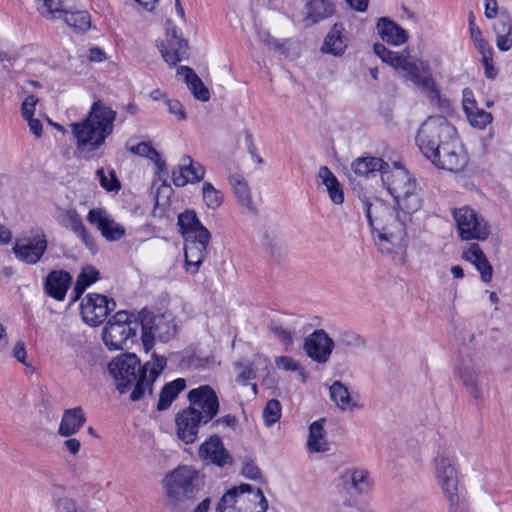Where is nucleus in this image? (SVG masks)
<instances>
[{
  "mask_svg": "<svg viewBox=\"0 0 512 512\" xmlns=\"http://www.w3.org/2000/svg\"><path fill=\"white\" fill-rule=\"evenodd\" d=\"M167 359L153 353L151 360L141 365L139 358L133 353L121 354L108 365L109 373L113 376L117 390L124 394L132 386L131 401L140 400L146 392L152 393V386L164 371Z\"/></svg>",
  "mask_w": 512,
  "mask_h": 512,
  "instance_id": "nucleus-1",
  "label": "nucleus"
},
{
  "mask_svg": "<svg viewBox=\"0 0 512 512\" xmlns=\"http://www.w3.org/2000/svg\"><path fill=\"white\" fill-rule=\"evenodd\" d=\"M362 203L378 249L389 254L405 247L409 213L406 210L400 212L377 197L362 199Z\"/></svg>",
  "mask_w": 512,
  "mask_h": 512,
  "instance_id": "nucleus-2",
  "label": "nucleus"
},
{
  "mask_svg": "<svg viewBox=\"0 0 512 512\" xmlns=\"http://www.w3.org/2000/svg\"><path fill=\"white\" fill-rule=\"evenodd\" d=\"M116 111L98 100L94 102L84 119L70 124L76 151L90 158L113 133Z\"/></svg>",
  "mask_w": 512,
  "mask_h": 512,
  "instance_id": "nucleus-3",
  "label": "nucleus"
},
{
  "mask_svg": "<svg viewBox=\"0 0 512 512\" xmlns=\"http://www.w3.org/2000/svg\"><path fill=\"white\" fill-rule=\"evenodd\" d=\"M163 483L170 512H185L193 505L202 479L192 467L180 466L167 474Z\"/></svg>",
  "mask_w": 512,
  "mask_h": 512,
  "instance_id": "nucleus-4",
  "label": "nucleus"
},
{
  "mask_svg": "<svg viewBox=\"0 0 512 512\" xmlns=\"http://www.w3.org/2000/svg\"><path fill=\"white\" fill-rule=\"evenodd\" d=\"M381 179L402 210L414 213L422 207V198L416 180L404 167L394 165L391 168L389 166L382 171Z\"/></svg>",
  "mask_w": 512,
  "mask_h": 512,
  "instance_id": "nucleus-5",
  "label": "nucleus"
},
{
  "mask_svg": "<svg viewBox=\"0 0 512 512\" xmlns=\"http://www.w3.org/2000/svg\"><path fill=\"white\" fill-rule=\"evenodd\" d=\"M267 508L268 502L261 489L241 484L222 496L216 512H266Z\"/></svg>",
  "mask_w": 512,
  "mask_h": 512,
  "instance_id": "nucleus-6",
  "label": "nucleus"
},
{
  "mask_svg": "<svg viewBox=\"0 0 512 512\" xmlns=\"http://www.w3.org/2000/svg\"><path fill=\"white\" fill-rule=\"evenodd\" d=\"M401 71L403 78L417 86L431 103H437L440 108L449 107L450 102L448 99L442 98L428 62L408 55Z\"/></svg>",
  "mask_w": 512,
  "mask_h": 512,
  "instance_id": "nucleus-7",
  "label": "nucleus"
},
{
  "mask_svg": "<svg viewBox=\"0 0 512 512\" xmlns=\"http://www.w3.org/2000/svg\"><path fill=\"white\" fill-rule=\"evenodd\" d=\"M456 135V129L444 117H429L420 126L416 135V144L423 155L429 159L444 141Z\"/></svg>",
  "mask_w": 512,
  "mask_h": 512,
  "instance_id": "nucleus-8",
  "label": "nucleus"
},
{
  "mask_svg": "<svg viewBox=\"0 0 512 512\" xmlns=\"http://www.w3.org/2000/svg\"><path fill=\"white\" fill-rule=\"evenodd\" d=\"M139 325L138 321H131L126 311H118L103 329L104 344L110 350L129 348V344L135 342Z\"/></svg>",
  "mask_w": 512,
  "mask_h": 512,
  "instance_id": "nucleus-9",
  "label": "nucleus"
},
{
  "mask_svg": "<svg viewBox=\"0 0 512 512\" xmlns=\"http://www.w3.org/2000/svg\"><path fill=\"white\" fill-rule=\"evenodd\" d=\"M434 476L451 508L459 502L456 457L449 449L440 451L433 460Z\"/></svg>",
  "mask_w": 512,
  "mask_h": 512,
  "instance_id": "nucleus-10",
  "label": "nucleus"
},
{
  "mask_svg": "<svg viewBox=\"0 0 512 512\" xmlns=\"http://www.w3.org/2000/svg\"><path fill=\"white\" fill-rule=\"evenodd\" d=\"M458 236L463 241H485L491 234L488 221L474 209L463 206L452 212Z\"/></svg>",
  "mask_w": 512,
  "mask_h": 512,
  "instance_id": "nucleus-11",
  "label": "nucleus"
},
{
  "mask_svg": "<svg viewBox=\"0 0 512 512\" xmlns=\"http://www.w3.org/2000/svg\"><path fill=\"white\" fill-rule=\"evenodd\" d=\"M142 331V343L146 351L153 347L155 338L166 342L175 333V325L164 315H153L146 309H143L138 315Z\"/></svg>",
  "mask_w": 512,
  "mask_h": 512,
  "instance_id": "nucleus-12",
  "label": "nucleus"
},
{
  "mask_svg": "<svg viewBox=\"0 0 512 512\" xmlns=\"http://www.w3.org/2000/svg\"><path fill=\"white\" fill-rule=\"evenodd\" d=\"M48 247L46 234L43 230H32L28 237L16 238L12 251L15 257L26 264H37Z\"/></svg>",
  "mask_w": 512,
  "mask_h": 512,
  "instance_id": "nucleus-13",
  "label": "nucleus"
},
{
  "mask_svg": "<svg viewBox=\"0 0 512 512\" xmlns=\"http://www.w3.org/2000/svg\"><path fill=\"white\" fill-rule=\"evenodd\" d=\"M158 47L162 57L169 65L175 66L188 57V42L170 20L166 22L165 39Z\"/></svg>",
  "mask_w": 512,
  "mask_h": 512,
  "instance_id": "nucleus-14",
  "label": "nucleus"
},
{
  "mask_svg": "<svg viewBox=\"0 0 512 512\" xmlns=\"http://www.w3.org/2000/svg\"><path fill=\"white\" fill-rule=\"evenodd\" d=\"M189 407L198 412L204 419V424L210 422L219 412L220 403L214 389L209 385H202L188 392Z\"/></svg>",
  "mask_w": 512,
  "mask_h": 512,
  "instance_id": "nucleus-15",
  "label": "nucleus"
},
{
  "mask_svg": "<svg viewBox=\"0 0 512 512\" xmlns=\"http://www.w3.org/2000/svg\"><path fill=\"white\" fill-rule=\"evenodd\" d=\"M439 152H435L428 160H430L439 169L450 172L460 171L466 164V157L458 143L456 135L444 141Z\"/></svg>",
  "mask_w": 512,
  "mask_h": 512,
  "instance_id": "nucleus-16",
  "label": "nucleus"
},
{
  "mask_svg": "<svg viewBox=\"0 0 512 512\" xmlns=\"http://www.w3.org/2000/svg\"><path fill=\"white\" fill-rule=\"evenodd\" d=\"M116 307L113 299L96 293L88 294L81 303V315L90 326L96 327L104 322L108 314Z\"/></svg>",
  "mask_w": 512,
  "mask_h": 512,
  "instance_id": "nucleus-17",
  "label": "nucleus"
},
{
  "mask_svg": "<svg viewBox=\"0 0 512 512\" xmlns=\"http://www.w3.org/2000/svg\"><path fill=\"white\" fill-rule=\"evenodd\" d=\"M457 375L475 404L478 407L483 406L486 389L482 383L483 374L478 365L472 361L463 362L458 369Z\"/></svg>",
  "mask_w": 512,
  "mask_h": 512,
  "instance_id": "nucleus-18",
  "label": "nucleus"
},
{
  "mask_svg": "<svg viewBox=\"0 0 512 512\" xmlns=\"http://www.w3.org/2000/svg\"><path fill=\"white\" fill-rule=\"evenodd\" d=\"M55 219L60 226L71 230L92 253L97 251L95 238L86 230L75 209L57 208Z\"/></svg>",
  "mask_w": 512,
  "mask_h": 512,
  "instance_id": "nucleus-19",
  "label": "nucleus"
},
{
  "mask_svg": "<svg viewBox=\"0 0 512 512\" xmlns=\"http://www.w3.org/2000/svg\"><path fill=\"white\" fill-rule=\"evenodd\" d=\"M334 347V340L323 329L313 331L304 339L303 344L307 356L321 364L329 361Z\"/></svg>",
  "mask_w": 512,
  "mask_h": 512,
  "instance_id": "nucleus-20",
  "label": "nucleus"
},
{
  "mask_svg": "<svg viewBox=\"0 0 512 512\" xmlns=\"http://www.w3.org/2000/svg\"><path fill=\"white\" fill-rule=\"evenodd\" d=\"M87 221L96 226L107 241H118L125 235V228L103 208H93L87 214Z\"/></svg>",
  "mask_w": 512,
  "mask_h": 512,
  "instance_id": "nucleus-21",
  "label": "nucleus"
},
{
  "mask_svg": "<svg viewBox=\"0 0 512 512\" xmlns=\"http://www.w3.org/2000/svg\"><path fill=\"white\" fill-rule=\"evenodd\" d=\"M175 422L178 438L186 444H190L196 440L199 427L204 424V419L198 412L187 407L177 413Z\"/></svg>",
  "mask_w": 512,
  "mask_h": 512,
  "instance_id": "nucleus-22",
  "label": "nucleus"
},
{
  "mask_svg": "<svg viewBox=\"0 0 512 512\" xmlns=\"http://www.w3.org/2000/svg\"><path fill=\"white\" fill-rule=\"evenodd\" d=\"M205 167L194 161L190 156H183L177 169L172 172V181L175 186L183 187L187 183H196L204 179Z\"/></svg>",
  "mask_w": 512,
  "mask_h": 512,
  "instance_id": "nucleus-23",
  "label": "nucleus"
},
{
  "mask_svg": "<svg viewBox=\"0 0 512 512\" xmlns=\"http://www.w3.org/2000/svg\"><path fill=\"white\" fill-rule=\"evenodd\" d=\"M204 238H187L185 239V269L191 274L198 272L201 264L207 256V246L211 240V234Z\"/></svg>",
  "mask_w": 512,
  "mask_h": 512,
  "instance_id": "nucleus-24",
  "label": "nucleus"
},
{
  "mask_svg": "<svg viewBox=\"0 0 512 512\" xmlns=\"http://www.w3.org/2000/svg\"><path fill=\"white\" fill-rule=\"evenodd\" d=\"M199 456L219 467L232 463V456L224 447L222 440L217 435H212L199 448Z\"/></svg>",
  "mask_w": 512,
  "mask_h": 512,
  "instance_id": "nucleus-25",
  "label": "nucleus"
},
{
  "mask_svg": "<svg viewBox=\"0 0 512 512\" xmlns=\"http://www.w3.org/2000/svg\"><path fill=\"white\" fill-rule=\"evenodd\" d=\"M335 14V5L330 0H310L304 6L303 22L309 27Z\"/></svg>",
  "mask_w": 512,
  "mask_h": 512,
  "instance_id": "nucleus-26",
  "label": "nucleus"
},
{
  "mask_svg": "<svg viewBox=\"0 0 512 512\" xmlns=\"http://www.w3.org/2000/svg\"><path fill=\"white\" fill-rule=\"evenodd\" d=\"M72 277L64 270L51 271L44 282L46 294L57 301H63L71 285Z\"/></svg>",
  "mask_w": 512,
  "mask_h": 512,
  "instance_id": "nucleus-27",
  "label": "nucleus"
},
{
  "mask_svg": "<svg viewBox=\"0 0 512 512\" xmlns=\"http://www.w3.org/2000/svg\"><path fill=\"white\" fill-rule=\"evenodd\" d=\"M55 13L45 16L49 19L63 18L65 23L77 33H83L90 27V15L86 11L68 12L62 8L60 0H55L53 7H57Z\"/></svg>",
  "mask_w": 512,
  "mask_h": 512,
  "instance_id": "nucleus-28",
  "label": "nucleus"
},
{
  "mask_svg": "<svg viewBox=\"0 0 512 512\" xmlns=\"http://www.w3.org/2000/svg\"><path fill=\"white\" fill-rule=\"evenodd\" d=\"M270 360L268 357L256 354L252 362H236L234 368L237 371L236 382L242 385H248L250 380L256 378L258 370H268Z\"/></svg>",
  "mask_w": 512,
  "mask_h": 512,
  "instance_id": "nucleus-29",
  "label": "nucleus"
},
{
  "mask_svg": "<svg viewBox=\"0 0 512 512\" xmlns=\"http://www.w3.org/2000/svg\"><path fill=\"white\" fill-rule=\"evenodd\" d=\"M462 258L475 266L483 282L489 283L491 281L493 268L477 243L470 244L463 252Z\"/></svg>",
  "mask_w": 512,
  "mask_h": 512,
  "instance_id": "nucleus-30",
  "label": "nucleus"
},
{
  "mask_svg": "<svg viewBox=\"0 0 512 512\" xmlns=\"http://www.w3.org/2000/svg\"><path fill=\"white\" fill-rule=\"evenodd\" d=\"M376 28L381 39L388 44L399 46L408 39L407 32L397 23L386 17L379 18Z\"/></svg>",
  "mask_w": 512,
  "mask_h": 512,
  "instance_id": "nucleus-31",
  "label": "nucleus"
},
{
  "mask_svg": "<svg viewBox=\"0 0 512 512\" xmlns=\"http://www.w3.org/2000/svg\"><path fill=\"white\" fill-rule=\"evenodd\" d=\"M178 226L180 232L187 238H204L210 235V232L206 227L202 225L194 211H185L178 216Z\"/></svg>",
  "mask_w": 512,
  "mask_h": 512,
  "instance_id": "nucleus-32",
  "label": "nucleus"
},
{
  "mask_svg": "<svg viewBox=\"0 0 512 512\" xmlns=\"http://www.w3.org/2000/svg\"><path fill=\"white\" fill-rule=\"evenodd\" d=\"M85 422L86 417L81 407L66 409L60 421L58 434L62 437H70L76 434Z\"/></svg>",
  "mask_w": 512,
  "mask_h": 512,
  "instance_id": "nucleus-33",
  "label": "nucleus"
},
{
  "mask_svg": "<svg viewBox=\"0 0 512 512\" xmlns=\"http://www.w3.org/2000/svg\"><path fill=\"white\" fill-rule=\"evenodd\" d=\"M463 109L470 124L474 127L484 129L492 121V116L489 112L476 107L472 93L467 89L464 90Z\"/></svg>",
  "mask_w": 512,
  "mask_h": 512,
  "instance_id": "nucleus-34",
  "label": "nucleus"
},
{
  "mask_svg": "<svg viewBox=\"0 0 512 512\" xmlns=\"http://www.w3.org/2000/svg\"><path fill=\"white\" fill-rule=\"evenodd\" d=\"M329 395L330 399L342 411L362 408V406L357 403L354 397L350 394L348 387L340 381L333 382L329 387Z\"/></svg>",
  "mask_w": 512,
  "mask_h": 512,
  "instance_id": "nucleus-35",
  "label": "nucleus"
},
{
  "mask_svg": "<svg viewBox=\"0 0 512 512\" xmlns=\"http://www.w3.org/2000/svg\"><path fill=\"white\" fill-rule=\"evenodd\" d=\"M344 32L343 24L335 23L325 38L323 50L334 56H342L347 48Z\"/></svg>",
  "mask_w": 512,
  "mask_h": 512,
  "instance_id": "nucleus-36",
  "label": "nucleus"
},
{
  "mask_svg": "<svg viewBox=\"0 0 512 512\" xmlns=\"http://www.w3.org/2000/svg\"><path fill=\"white\" fill-rule=\"evenodd\" d=\"M317 176L326 187L330 200L335 205H341L344 202V192L336 176L327 166L320 167Z\"/></svg>",
  "mask_w": 512,
  "mask_h": 512,
  "instance_id": "nucleus-37",
  "label": "nucleus"
},
{
  "mask_svg": "<svg viewBox=\"0 0 512 512\" xmlns=\"http://www.w3.org/2000/svg\"><path fill=\"white\" fill-rule=\"evenodd\" d=\"M178 75L184 77L189 90L197 100L206 102L210 98L209 90L204 86L197 74L188 66H181L177 70Z\"/></svg>",
  "mask_w": 512,
  "mask_h": 512,
  "instance_id": "nucleus-38",
  "label": "nucleus"
},
{
  "mask_svg": "<svg viewBox=\"0 0 512 512\" xmlns=\"http://www.w3.org/2000/svg\"><path fill=\"white\" fill-rule=\"evenodd\" d=\"M351 168L356 175L368 177L377 171L382 174L383 170L389 168V164L384 162L381 158L362 157L354 160L351 164Z\"/></svg>",
  "mask_w": 512,
  "mask_h": 512,
  "instance_id": "nucleus-39",
  "label": "nucleus"
},
{
  "mask_svg": "<svg viewBox=\"0 0 512 512\" xmlns=\"http://www.w3.org/2000/svg\"><path fill=\"white\" fill-rule=\"evenodd\" d=\"M186 388V381L183 378H177L167 383L161 390L157 403V410L164 411L168 409L180 392Z\"/></svg>",
  "mask_w": 512,
  "mask_h": 512,
  "instance_id": "nucleus-40",
  "label": "nucleus"
},
{
  "mask_svg": "<svg viewBox=\"0 0 512 512\" xmlns=\"http://www.w3.org/2000/svg\"><path fill=\"white\" fill-rule=\"evenodd\" d=\"M324 420L313 422L309 427L307 447L310 452H326L329 450L328 442L324 437Z\"/></svg>",
  "mask_w": 512,
  "mask_h": 512,
  "instance_id": "nucleus-41",
  "label": "nucleus"
},
{
  "mask_svg": "<svg viewBox=\"0 0 512 512\" xmlns=\"http://www.w3.org/2000/svg\"><path fill=\"white\" fill-rule=\"evenodd\" d=\"M230 184L233 187L235 197L238 203L244 207L248 212H255V208L252 203V197L250 188L247 182L239 176H233L230 178Z\"/></svg>",
  "mask_w": 512,
  "mask_h": 512,
  "instance_id": "nucleus-42",
  "label": "nucleus"
},
{
  "mask_svg": "<svg viewBox=\"0 0 512 512\" xmlns=\"http://www.w3.org/2000/svg\"><path fill=\"white\" fill-rule=\"evenodd\" d=\"M343 477L358 493H366L371 488V480L366 470L350 469Z\"/></svg>",
  "mask_w": 512,
  "mask_h": 512,
  "instance_id": "nucleus-43",
  "label": "nucleus"
},
{
  "mask_svg": "<svg viewBox=\"0 0 512 512\" xmlns=\"http://www.w3.org/2000/svg\"><path fill=\"white\" fill-rule=\"evenodd\" d=\"M98 279H99V271L94 266L87 265V266L83 267V269L79 273V275L76 279L75 285H74V289H73V292L75 294L74 299L76 300L77 298H79L82 295V293L85 291V289L88 286H90L91 284H93L94 282H96Z\"/></svg>",
  "mask_w": 512,
  "mask_h": 512,
  "instance_id": "nucleus-44",
  "label": "nucleus"
},
{
  "mask_svg": "<svg viewBox=\"0 0 512 512\" xmlns=\"http://www.w3.org/2000/svg\"><path fill=\"white\" fill-rule=\"evenodd\" d=\"M261 247L271 256H281L284 251L283 242L272 230H265L261 236Z\"/></svg>",
  "mask_w": 512,
  "mask_h": 512,
  "instance_id": "nucleus-45",
  "label": "nucleus"
},
{
  "mask_svg": "<svg viewBox=\"0 0 512 512\" xmlns=\"http://www.w3.org/2000/svg\"><path fill=\"white\" fill-rule=\"evenodd\" d=\"M202 198L209 209L216 210L223 204L224 194L210 182H204L202 185Z\"/></svg>",
  "mask_w": 512,
  "mask_h": 512,
  "instance_id": "nucleus-46",
  "label": "nucleus"
},
{
  "mask_svg": "<svg viewBox=\"0 0 512 512\" xmlns=\"http://www.w3.org/2000/svg\"><path fill=\"white\" fill-rule=\"evenodd\" d=\"M338 348H360L366 345L365 339L352 330H342L337 337Z\"/></svg>",
  "mask_w": 512,
  "mask_h": 512,
  "instance_id": "nucleus-47",
  "label": "nucleus"
},
{
  "mask_svg": "<svg viewBox=\"0 0 512 512\" xmlns=\"http://www.w3.org/2000/svg\"><path fill=\"white\" fill-rule=\"evenodd\" d=\"M129 151L133 154L146 157L154 161L160 169L165 166V163L160 160L159 153L147 142H140L136 145L129 147Z\"/></svg>",
  "mask_w": 512,
  "mask_h": 512,
  "instance_id": "nucleus-48",
  "label": "nucleus"
},
{
  "mask_svg": "<svg viewBox=\"0 0 512 512\" xmlns=\"http://www.w3.org/2000/svg\"><path fill=\"white\" fill-rule=\"evenodd\" d=\"M281 404L277 399L269 400L262 412L264 423L267 427H271L279 421L281 417Z\"/></svg>",
  "mask_w": 512,
  "mask_h": 512,
  "instance_id": "nucleus-49",
  "label": "nucleus"
},
{
  "mask_svg": "<svg viewBox=\"0 0 512 512\" xmlns=\"http://www.w3.org/2000/svg\"><path fill=\"white\" fill-rule=\"evenodd\" d=\"M269 331L275 338L285 345L286 349L293 344V331L283 327L281 324L271 322L269 325Z\"/></svg>",
  "mask_w": 512,
  "mask_h": 512,
  "instance_id": "nucleus-50",
  "label": "nucleus"
},
{
  "mask_svg": "<svg viewBox=\"0 0 512 512\" xmlns=\"http://www.w3.org/2000/svg\"><path fill=\"white\" fill-rule=\"evenodd\" d=\"M51 495L57 507L58 512H64V502H74L65 496V488L62 485H53L51 488Z\"/></svg>",
  "mask_w": 512,
  "mask_h": 512,
  "instance_id": "nucleus-51",
  "label": "nucleus"
},
{
  "mask_svg": "<svg viewBox=\"0 0 512 512\" xmlns=\"http://www.w3.org/2000/svg\"><path fill=\"white\" fill-rule=\"evenodd\" d=\"M97 176L99 177V181L101 186L106 189L107 191H113L120 189V183L118 179L116 178L115 172H110V179L105 175V172L103 169L97 170Z\"/></svg>",
  "mask_w": 512,
  "mask_h": 512,
  "instance_id": "nucleus-52",
  "label": "nucleus"
},
{
  "mask_svg": "<svg viewBox=\"0 0 512 512\" xmlns=\"http://www.w3.org/2000/svg\"><path fill=\"white\" fill-rule=\"evenodd\" d=\"M38 99L34 95H28L21 104V115L24 119L34 115Z\"/></svg>",
  "mask_w": 512,
  "mask_h": 512,
  "instance_id": "nucleus-53",
  "label": "nucleus"
},
{
  "mask_svg": "<svg viewBox=\"0 0 512 512\" xmlns=\"http://www.w3.org/2000/svg\"><path fill=\"white\" fill-rule=\"evenodd\" d=\"M407 57H408V54L405 55L404 53L390 51L389 55L386 56V58L384 59L383 62H386L387 64H389L396 70H401Z\"/></svg>",
  "mask_w": 512,
  "mask_h": 512,
  "instance_id": "nucleus-54",
  "label": "nucleus"
},
{
  "mask_svg": "<svg viewBox=\"0 0 512 512\" xmlns=\"http://www.w3.org/2000/svg\"><path fill=\"white\" fill-rule=\"evenodd\" d=\"M165 103L170 114L175 115L180 121L186 120V113L184 111L183 105L178 100L167 99Z\"/></svg>",
  "mask_w": 512,
  "mask_h": 512,
  "instance_id": "nucleus-55",
  "label": "nucleus"
},
{
  "mask_svg": "<svg viewBox=\"0 0 512 512\" xmlns=\"http://www.w3.org/2000/svg\"><path fill=\"white\" fill-rule=\"evenodd\" d=\"M242 474L251 480L260 478L261 472L258 466L252 460H245L242 467Z\"/></svg>",
  "mask_w": 512,
  "mask_h": 512,
  "instance_id": "nucleus-56",
  "label": "nucleus"
},
{
  "mask_svg": "<svg viewBox=\"0 0 512 512\" xmlns=\"http://www.w3.org/2000/svg\"><path fill=\"white\" fill-rule=\"evenodd\" d=\"M275 363L278 368L286 371H298L300 369V364L287 356L277 357Z\"/></svg>",
  "mask_w": 512,
  "mask_h": 512,
  "instance_id": "nucleus-57",
  "label": "nucleus"
},
{
  "mask_svg": "<svg viewBox=\"0 0 512 512\" xmlns=\"http://www.w3.org/2000/svg\"><path fill=\"white\" fill-rule=\"evenodd\" d=\"M12 356L17 359L20 363L24 365H28L26 363V347L25 343L22 340H19L15 343L13 349H12Z\"/></svg>",
  "mask_w": 512,
  "mask_h": 512,
  "instance_id": "nucleus-58",
  "label": "nucleus"
},
{
  "mask_svg": "<svg viewBox=\"0 0 512 512\" xmlns=\"http://www.w3.org/2000/svg\"><path fill=\"white\" fill-rule=\"evenodd\" d=\"M37 2V10L42 16H48L55 13L57 7H53L55 0H36Z\"/></svg>",
  "mask_w": 512,
  "mask_h": 512,
  "instance_id": "nucleus-59",
  "label": "nucleus"
},
{
  "mask_svg": "<svg viewBox=\"0 0 512 512\" xmlns=\"http://www.w3.org/2000/svg\"><path fill=\"white\" fill-rule=\"evenodd\" d=\"M237 425V419L234 415L227 414L222 417L217 418L215 421H213L212 426L218 427L222 426L224 428H235Z\"/></svg>",
  "mask_w": 512,
  "mask_h": 512,
  "instance_id": "nucleus-60",
  "label": "nucleus"
},
{
  "mask_svg": "<svg viewBox=\"0 0 512 512\" xmlns=\"http://www.w3.org/2000/svg\"><path fill=\"white\" fill-rule=\"evenodd\" d=\"M482 63L485 68V76L489 79H494L497 75V70L493 66V59L490 54H486L485 57H482Z\"/></svg>",
  "mask_w": 512,
  "mask_h": 512,
  "instance_id": "nucleus-61",
  "label": "nucleus"
},
{
  "mask_svg": "<svg viewBox=\"0 0 512 512\" xmlns=\"http://www.w3.org/2000/svg\"><path fill=\"white\" fill-rule=\"evenodd\" d=\"M63 447L72 455H77L81 448V443L76 438H69L63 442Z\"/></svg>",
  "mask_w": 512,
  "mask_h": 512,
  "instance_id": "nucleus-62",
  "label": "nucleus"
},
{
  "mask_svg": "<svg viewBox=\"0 0 512 512\" xmlns=\"http://www.w3.org/2000/svg\"><path fill=\"white\" fill-rule=\"evenodd\" d=\"M25 120L28 122V126H29L30 131L36 137H38V138L41 137L42 136V131H43V126H42V123L40 122V120L35 119L34 117L26 118Z\"/></svg>",
  "mask_w": 512,
  "mask_h": 512,
  "instance_id": "nucleus-63",
  "label": "nucleus"
},
{
  "mask_svg": "<svg viewBox=\"0 0 512 512\" xmlns=\"http://www.w3.org/2000/svg\"><path fill=\"white\" fill-rule=\"evenodd\" d=\"M258 36L261 42L267 45L270 48H279L280 45L276 39H274L269 32L267 31H259Z\"/></svg>",
  "mask_w": 512,
  "mask_h": 512,
  "instance_id": "nucleus-64",
  "label": "nucleus"
}]
</instances>
